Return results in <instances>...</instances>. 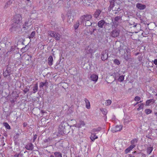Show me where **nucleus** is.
Wrapping results in <instances>:
<instances>
[{"instance_id":"1","label":"nucleus","mask_w":157,"mask_h":157,"mask_svg":"<svg viewBox=\"0 0 157 157\" xmlns=\"http://www.w3.org/2000/svg\"><path fill=\"white\" fill-rule=\"evenodd\" d=\"M92 18V15L89 13L82 15L78 20L81 24L83 25L88 26L92 25V24H96L94 22L92 23L90 21V20Z\"/></svg>"},{"instance_id":"2","label":"nucleus","mask_w":157,"mask_h":157,"mask_svg":"<svg viewBox=\"0 0 157 157\" xmlns=\"http://www.w3.org/2000/svg\"><path fill=\"white\" fill-rule=\"evenodd\" d=\"M122 19V16H117L112 18V26L113 28H116L119 24V21Z\"/></svg>"},{"instance_id":"3","label":"nucleus","mask_w":157,"mask_h":157,"mask_svg":"<svg viewBox=\"0 0 157 157\" xmlns=\"http://www.w3.org/2000/svg\"><path fill=\"white\" fill-rule=\"evenodd\" d=\"M68 123L65 121H63L59 125L58 128V135L57 136H60L61 135H63L64 134L65 127L66 125H67Z\"/></svg>"},{"instance_id":"4","label":"nucleus","mask_w":157,"mask_h":157,"mask_svg":"<svg viewBox=\"0 0 157 157\" xmlns=\"http://www.w3.org/2000/svg\"><path fill=\"white\" fill-rule=\"evenodd\" d=\"M22 17L19 14H16L14 17L13 24H20L22 22Z\"/></svg>"},{"instance_id":"5","label":"nucleus","mask_w":157,"mask_h":157,"mask_svg":"<svg viewBox=\"0 0 157 157\" xmlns=\"http://www.w3.org/2000/svg\"><path fill=\"white\" fill-rule=\"evenodd\" d=\"M21 25L20 24H12L11 28V31L16 32V33H19L21 30Z\"/></svg>"},{"instance_id":"6","label":"nucleus","mask_w":157,"mask_h":157,"mask_svg":"<svg viewBox=\"0 0 157 157\" xmlns=\"http://www.w3.org/2000/svg\"><path fill=\"white\" fill-rule=\"evenodd\" d=\"M48 33L49 35L52 37H54L56 40H59L60 39V35L58 33H56L54 31H49Z\"/></svg>"},{"instance_id":"7","label":"nucleus","mask_w":157,"mask_h":157,"mask_svg":"<svg viewBox=\"0 0 157 157\" xmlns=\"http://www.w3.org/2000/svg\"><path fill=\"white\" fill-rule=\"evenodd\" d=\"M104 13L100 9L96 10L93 14V16L95 19H98V18L101 19V15Z\"/></svg>"},{"instance_id":"8","label":"nucleus","mask_w":157,"mask_h":157,"mask_svg":"<svg viewBox=\"0 0 157 157\" xmlns=\"http://www.w3.org/2000/svg\"><path fill=\"white\" fill-rule=\"evenodd\" d=\"M120 33V30L117 27L114 28L110 33L111 36L113 37H116L119 36Z\"/></svg>"},{"instance_id":"9","label":"nucleus","mask_w":157,"mask_h":157,"mask_svg":"<svg viewBox=\"0 0 157 157\" xmlns=\"http://www.w3.org/2000/svg\"><path fill=\"white\" fill-rule=\"evenodd\" d=\"M24 61L27 65L29 64L32 62V56L31 55L25 54L24 56Z\"/></svg>"},{"instance_id":"10","label":"nucleus","mask_w":157,"mask_h":157,"mask_svg":"<svg viewBox=\"0 0 157 157\" xmlns=\"http://www.w3.org/2000/svg\"><path fill=\"white\" fill-rule=\"evenodd\" d=\"M11 68L8 65L6 67V70L4 71L3 75L5 78H7L8 76H10L11 74Z\"/></svg>"},{"instance_id":"11","label":"nucleus","mask_w":157,"mask_h":157,"mask_svg":"<svg viewBox=\"0 0 157 157\" xmlns=\"http://www.w3.org/2000/svg\"><path fill=\"white\" fill-rule=\"evenodd\" d=\"M109 25V23H106L104 20H101L98 22L97 25H97L99 28H102L104 26Z\"/></svg>"},{"instance_id":"12","label":"nucleus","mask_w":157,"mask_h":157,"mask_svg":"<svg viewBox=\"0 0 157 157\" xmlns=\"http://www.w3.org/2000/svg\"><path fill=\"white\" fill-rule=\"evenodd\" d=\"M122 125H116L112 128L111 131L113 133L120 131L122 129Z\"/></svg>"},{"instance_id":"13","label":"nucleus","mask_w":157,"mask_h":157,"mask_svg":"<svg viewBox=\"0 0 157 157\" xmlns=\"http://www.w3.org/2000/svg\"><path fill=\"white\" fill-rule=\"evenodd\" d=\"M108 58V54L106 52V51H103L101 53V59L102 60H105L107 59Z\"/></svg>"},{"instance_id":"14","label":"nucleus","mask_w":157,"mask_h":157,"mask_svg":"<svg viewBox=\"0 0 157 157\" xmlns=\"http://www.w3.org/2000/svg\"><path fill=\"white\" fill-rule=\"evenodd\" d=\"M116 1V0H109L110 5L108 8L109 11H110L113 9L115 5V2Z\"/></svg>"},{"instance_id":"15","label":"nucleus","mask_w":157,"mask_h":157,"mask_svg":"<svg viewBox=\"0 0 157 157\" xmlns=\"http://www.w3.org/2000/svg\"><path fill=\"white\" fill-rule=\"evenodd\" d=\"M25 148L28 150L32 151L34 148V146L32 143H29L25 145Z\"/></svg>"},{"instance_id":"16","label":"nucleus","mask_w":157,"mask_h":157,"mask_svg":"<svg viewBox=\"0 0 157 157\" xmlns=\"http://www.w3.org/2000/svg\"><path fill=\"white\" fill-rule=\"evenodd\" d=\"M10 100L12 104H15V102L16 100V96H14L13 94H12L10 95Z\"/></svg>"},{"instance_id":"17","label":"nucleus","mask_w":157,"mask_h":157,"mask_svg":"<svg viewBox=\"0 0 157 157\" xmlns=\"http://www.w3.org/2000/svg\"><path fill=\"white\" fill-rule=\"evenodd\" d=\"M136 7L140 10H143L146 8V6L145 5L138 3L136 5Z\"/></svg>"},{"instance_id":"18","label":"nucleus","mask_w":157,"mask_h":157,"mask_svg":"<svg viewBox=\"0 0 157 157\" xmlns=\"http://www.w3.org/2000/svg\"><path fill=\"white\" fill-rule=\"evenodd\" d=\"M90 78L91 80L96 82L98 79V76L97 75L93 74L91 75Z\"/></svg>"},{"instance_id":"19","label":"nucleus","mask_w":157,"mask_h":157,"mask_svg":"<svg viewBox=\"0 0 157 157\" xmlns=\"http://www.w3.org/2000/svg\"><path fill=\"white\" fill-rule=\"evenodd\" d=\"M126 52H127V54L124 55V59L126 61H128L130 59H131V55L130 54H129L128 52V50L127 49L126 50Z\"/></svg>"},{"instance_id":"20","label":"nucleus","mask_w":157,"mask_h":157,"mask_svg":"<svg viewBox=\"0 0 157 157\" xmlns=\"http://www.w3.org/2000/svg\"><path fill=\"white\" fill-rule=\"evenodd\" d=\"M48 84V83L47 82V80H45L44 82H41L40 83L39 87L40 88H42L43 89H44L43 88V86H45V87H47Z\"/></svg>"},{"instance_id":"21","label":"nucleus","mask_w":157,"mask_h":157,"mask_svg":"<svg viewBox=\"0 0 157 157\" xmlns=\"http://www.w3.org/2000/svg\"><path fill=\"white\" fill-rule=\"evenodd\" d=\"M135 147V145L132 144L128 147L125 150V153L127 154L133 148Z\"/></svg>"},{"instance_id":"22","label":"nucleus","mask_w":157,"mask_h":157,"mask_svg":"<svg viewBox=\"0 0 157 157\" xmlns=\"http://www.w3.org/2000/svg\"><path fill=\"white\" fill-rule=\"evenodd\" d=\"M91 135L90 137V138L92 141L93 142L94 140L98 138L97 136L96 135V133H91Z\"/></svg>"},{"instance_id":"23","label":"nucleus","mask_w":157,"mask_h":157,"mask_svg":"<svg viewBox=\"0 0 157 157\" xmlns=\"http://www.w3.org/2000/svg\"><path fill=\"white\" fill-rule=\"evenodd\" d=\"M128 25L129 26H132L133 27L135 28H136L137 25H139V24L135 23V22L132 21L128 22Z\"/></svg>"},{"instance_id":"24","label":"nucleus","mask_w":157,"mask_h":157,"mask_svg":"<svg viewBox=\"0 0 157 157\" xmlns=\"http://www.w3.org/2000/svg\"><path fill=\"white\" fill-rule=\"evenodd\" d=\"M48 64L50 66H52L53 64V58L52 56H50L48 58Z\"/></svg>"},{"instance_id":"25","label":"nucleus","mask_w":157,"mask_h":157,"mask_svg":"<svg viewBox=\"0 0 157 157\" xmlns=\"http://www.w3.org/2000/svg\"><path fill=\"white\" fill-rule=\"evenodd\" d=\"M84 6H89L90 3H91L92 0H82Z\"/></svg>"},{"instance_id":"26","label":"nucleus","mask_w":157,"mask_h":157,"mask_svg":"<svg viewBox=\"0 0 157 157\" xmlns=\"http://www.w3.org/2000/svg\"><path fill=\"white\" fill-rule=\"evenodd\" d=\"M31 25V24L29 23V21H25L24 23L22 25V28L23 29H26V28H28L30 25Z\"/></svg>"},{"instance_id":"27","label":"nucleus","mask_w":157,"mask_h":157,"mask_svg":"<svg viewBox=\"0 0 157 157\" xmlns=\"http://www.w3.org/2000/svg\"><path fill=\"white\" fill-rule=\"evenodd\" d=\"M102 128L101 127H98L97 128H94L92 129L90 133H95L96 132H98L101 130Z\"/></svg>"},{"instance_id":"28","label":"nucleus","mask_w":157,"mask_h":157,"mask_svg":"<svg viewBox=\"0 0 157 157\" xmlns=\"http://www.w3.org/2000/svg\"><path fill=\"white\" fill-rule=\"evenodd\" d=\"M38 84L37 83L34 85L33 87V93H35L38 91Z\"/></svg>"},{"instance_id":"29","label":"nucleus","mask_w":157,"mask_h":157,"mask_svg":"<svg viewBox=\"0 0 157 157\" xmlns=\"http://www.w3.org/2000/svg\"><path fill=\"white\" fill-rule=\"evenodd\" d=\"M84 101L86 104V107L87 109H90V105L89 101L86 98L84 99Z\"/></svg>"},{"instance_id":"30","label":"nucleus","mask_w":157,"mask_h":157,"mask_svg":"<svg viewBox=\"0 0 157 157\" xmlns=\"http://www.w3.org/2000/svg\"><path fill=\"white\" fill-rule=\"evenodd\" d=\"M52 137H49L47 138H46L43 140V141L44 143H50L52 142Z\"/></svg>"},{"instance_id":"31","label":"nucleus","mask_w":157,"mask_h":157,"mask_svg":"<svg viewBox=\"0 0 157 157\" xmlns=\"http://www.w3.org/2000/svg\"><path fill=\"white\" fill-rule=\"evenodd\" d=\"M80 25H82V24H81V23L79 21V20H78L76 21V24H75L74 25V27L75 29H77L79 27Z\"/></svg>"},{"instance_id":"32","label":"nucleus","mask_w":157,"mask_h":157,"mask_svg":"<svg viewBox=\"0 0 157 157\" xmlns=\"http://www.w3.org/2000/svg\"><path fill=\"white\" fill-rule=\"evenodd\" d=\"M85 125V123L84 122L80 120L79 121V123L78 124V128H80L84 126Z\"/></svg>"},{"instance_id":"33","label":"nucleus","mask_w":157,"mask_h":157,"mask_svg":"<svg viewBox=\"0 0 157 157\" xmlns=\"http://www.w3.org/2000/svg\"><path fill=\"white\" fill-rule=\"evenodd\" d=\"M14 0H10L9 1L7 2L4 8H7L9 6Z\"/></svg>"},{"instance_id":"34","label":"nucleus","mask_w":157,"mask_h":157,"mask_svg":"<svg viewBox=\"0 0 157 157\" xmlns=\"http://www.w3.org/2000/svg\"><path fill=\"white\" fill-rule=\"evenodd\" d=\"M101 111L102 112V113L104 115V117L106 119L107 116L106 115L107 113V111L106 109H101Z\"/></svg>"},{"instance_id":"35","label":"nucleus","mask_w":157,"mask_h":157,"mask_svg":"<svg viewBox=\"0 0 157 157\" xmlns=\"http://www.w3.org/2000/svg\"><path fill=\"white\" fill-rule=\"evenodd\" d=\"M29 46L28 44L26 45L24 47L22 48L21 49V51L23 52L26 51L29 48Z\"/></svg>"},{"instance_id":"36","label":"nucleus","mask_w":157,"mask_h":157,"mask_svg":"<svg viewBox=\"0 0 157 157\" xmlns=\"http://www.w3.org/2000/svg\"><path fill=\"white\" fill-rule=\"evenodd\" d=\"M55 157H62V154L59 152L56 151L54 153Z\"/></svg>"},{"instance_id":"37","label":"nucleus","mask_w":157,"mask_h":157,"mask_svg":"<svg viewBox=\"0 0 157 157\" xmlns=\"http://www.w3.org/2000/svg\"><path fill=\"white\" fill-rule=\"evenodd\" d=\"M3 126L4 127H5V128L9 130L11 129L10 126L9 124L7 122H3Z\"/></svg>"},{"instance_id":"38","label":"nucleus","mask_w":157,"mask_h":157,"mask_svg":"<svg viewBox=\"0 0 157 157\" xmlns=\"http://www.w3.org/2000/svg\"><path fill=\"white\" fill-rule=\"evenodd\" d=\"M155 102V100L153 99H150L147 100L146 101V104L147 105H148L151 103H154Z\"/></svg>"},{"instance_id":"39","label":"nucleus","mask_w":157,"mask_h":157,"mask_svg":"<svg viewBox=\"0 0 157 157\" xmlns=\"http://www.w3.org/2000/svg\"><path fill=\"white\" fill-rule=\"evenodd\" d=\"M30 88V86H26L24 90H23V91L24 93V94H26L29 90V89Z\"/></svg>"},{"instance_id":"40","label":"nucleus","mask_w":157,"mask_h":157,"mask_svg":"<svg viewBox=\"0 0 157 157\" xmlns=\"http://www.w3.org/2000/svg\"><path fill=\"white\" fill-rule=\"evenodd\" d=\"M153 148L152 147H149L147 148V153L150 154L152 152L153 150Z\"/></svg>"},{"instance_id":"41","label":"nucleus","mask_w":157,"mask_h":157,"mask_svg":"<svg viewBox=\"0 0 157 157\" xmlns=\"http://www.w3.org/2000/svg\"><path fill=\"white\" fill-rule=\"evenodd\" d=\"M124 79V76L123 75H121L118 78L117 80L118 81L120 82H122Z\"/></svg>"},{"instance_id":"42","label":"nucleus","mask_w":157,"mask_h":157,"mask_svg":"<svg viewBox=\"0 0 157 157\" xmlns=\"http://www.w3.org/2000/svg\"><path fill=\"white\" fill-rule=\"evenodd\" d=\"M138 106L139 107L137 109V110L138 111H139L140 109H143L144 106V104L143 103H141L139 104Z\"/></svg>"},{"instance_id":"43","label":"nucleus","mask_w":157,"mask_h":157,"mask_svg":"<svg viewBox=\"0 0 157 157\" xmlns=\"http://www.w3.org/2000/svg\"><path fill=\"white\" fill-rule=\"evenodd\" d=\"M35 33L36 32L35 31L32 32L30 35L29 36H28V38L29 39L33 38V37H34L35 35Z\"/></svg>"},{"instance_id":"44","label":"nucleus","mask_w":157,"mask_h":157,"mask_svg":"<svg viewBox=\"0 0 157 157\" xmlns=\"http://www.w3.org/2000/svg\"><path fill=\"white\" fill-rule=\"evenodd\" d=\"M113 63L117 65H119L120 64V61L117 59H115L114 60Z\"/></svg>"},{"instance_id":"45","label":"nucleus","mask_w":157,"mask_h":157,"mask_svg":"<svg viewBox=\"0 0 157 157\" xmlns=\"http://www.w3.org/2000/svg\"><path fill=\"white\" fill-rule=\"evenodd\" d=\"M93 50L90 48H88L86 50V52L87 53H91L93 52Z\"/></svg>"},{"instance_id":"46","label":"nucleus","mask_w":157,"mask_h":157,"mask_svg":"<svg viewBox=\"0 0 157 157\" xmlns=\"http://www.w3.org/2000/svg\"><path fill=\"white\" fill-rule=\"evenodd\" d=\"M137 139L135 138L131 141V143L133 145V144H134L136 143L137 142Z\"/></svg>"},{"instance_id":"47","label":"nucleus","mask_w":157,"mask_h":157,"mask_svg":"<svg viewBox=\"0 0 157 157\" xmlns=\"http://www.w3.org/2000/svg\"><path fill=\"white\" fill-rule=\"evenodd\" d=\"M145 112L147 114H148L151 113V110L149 109H146L145 110Z\"/></svg>"},{"instance_id":"48","label":"nucleus","mask_w":157,"mask_h":157,"mask_svg":"<svg viewBox=\"0 0 157 157\" xmlns=\"http://www.w3.org/2000/svg\"><path fill=\"white\" fill-rule=\"evenodd\" d=\"M125 49L124 50V49L123 48L121 47V46H120V47H119L118 48L119 51V52L120 53L121 52H122L123 51H124V52L125 53Z\"/></svg>"},{"instance_id":"49","label":"nucleus","mask_w":157,"mask_h":157,"mask_svg":"<svg viewBox=\"0 0 157 157\" xmlns=\"http://www.w3.org/2000/svg\"><path fill=\"white\" fill-rule=\"evenodd\" d=\"M15 46H11V48L9 51V52H11L15 50Z\"/></svg>"},{"instance_id":"50","label":"nucleus","mask_w":157,"mask_h":157,"mask_svg":"<svg viewBox=\"0 0 157 157\" xmlns=\"http://www.w3.org/2000/svg\"><path fill=\"white\" fill-rule=\"evenodd\" d=\"M140 99L141 98L140 97L137 96L135 97L134 98V100L136 101H139L140 100Z\"/></svg>"},{"instance_id":"51","label":"nucleus","mask_w":157,"mask_h":157,"mask_svg":"<svg viewBox=\"0 0 157 157\" xmlns=\"http://www.w3.org/2000/svg\"><path fill=\"white\" fill-rule=\"evenodd\" d=\"M143 56H139L138 57V59L139 62H141L142 59L143 58Z\"/></svg>"},{"instance_id":"52","label":"nucleus","mask_w":157,"mask_h":157,"mask_svg":"<svg viewBox=\"0 0 157 157\" xmlns=\"http://www.w3.org/2000/svg\"><path fill=\"white\" fill-rule=\"evenodd\" d=\"M37 135L36 134H35L34 135L33 137V142H34L36 140L37 138Z\"/></svg>"},{"instance_id":"53","label":"nucleus","mask_w":157,"mask_h":157,"mask_svg":"<svg viewBox=\"0 0 157 157\" xmlns=\"http://www.w3.org/2000/svg\"><path fill=\"white\" fill-rule=\"evenodd\" d=\"M107 105H110L112 101L110 100H108L107 101Z\"/></svg>"},{"instance_id":"54","label":"nucleus","mask_w":157,"mask_h":157,"mask_svg":"<svg viewBox=\"0 0 157 157\" xmlns=\"http://www.w3.org/2000/svg\"><path fill=\"white\" fill-rule=\"evenodd\" d=\"M121 10L119 6H118V7L117 8L115 7L114 11H120Z\"/></svg>"},{"instance_id":"55","label":"nucleus","mask_w":157,"mask_h":157,"mask_svg":"<svg viewBox=\"0 0 157 157\" xmlns=\"http://www.w3.org/2000/svg\"><path fill=\"white\" fill-rule=\"evenodd\" d=\"M96 29H93V31H90V34H91V35L94 32V31H96Z\"/></svg>"},{"instance_id":"56","label":"nucleus","mask_w":157,"mask_h":157,"mask_svg":"<svg viewBox=\"0 0 157 157\" xmlns=\"http://www.w3.org/2000/svg\"><path fill=\"white\" fill-rule=\"evenodd\" d=\"M61 17L63 20V21H64L65 19V17L63 14H62L61 15Z\"/></svg>"},{"instance_id":"57","label":"nucleus","mask_w":157,"mask_h":157,"mask_svg":"<svg viewBox=\"0 0 157 157\" xmlns=\"http://www.w3.org/2000/svg\"><path fill=\"white\" fill-rule=\"evenodd\" d=\"M73 16H72L71 15H68L67 17L68 19H70V18H71L72 20H73Z\"/></svg>"},{"instance_id":"58","label":"nucleus","mask_w":157,"mask_h":157,"mask_svg":"<svg viewBox=\"0 0 157 157\" xmlns=\"http://www.w3.org/2000/svg\"><path fill=\"white\" fill-rule=\"evenodd\" d=\"M154 63L155 65H157V59H155L154 61Z\"/></svg>"},{"instance_id":"59","label":"nucleus","mask_w":157,"mask_h":157,"mask_svg":"<svg viewBox=\"0 0 157 157\" xmlns=\"http://www.w3.org/2000/svg\"><path fill=\"white\" fill-rule=\"evenodd\" d=\"M20 154H18L17 153H16L15 155H14V157H19V156L20 155Z\"/></svg>"},{"instance_id":"60","label":"nucleus","mask_w":157,"mask_h":157,"mask_svg":"<svg viewBox=\"0 0 157 157\" xmlns=\"http://www.w3.org/2000/svg\"><path fill=\"white\" fill-rule=\"evenodd\" d=\"M23 125L24 127H26L27 125V123L26 122H24L23 124Z\"/></svg>"},{"instance_id":"61","label":"nucleus","mask_w":157,"mask_h":157,"mask_svg":"<svg viewBox=\"0 0 157 157\" xmlns=\"http://www.w3.org/2000/svg\"><path fill=\"white\" fill-rule=\"evenodd\" d=\"M5 143L4 142V141L3 140L2 141V145L3 146H4L5 145Z\"/></svg>"},{"instance_id":"62","label":"nucleus","mask_w":157,"mask_h":157,"mask_svg":"<svg viewBox=\"0 0 157 157\" xmlns=\"http://www.w3.org/2000/svg\"><path fill=\"white\" fill-rule=\"evenodd\" d=\"M19 154H20V155L21 156H22L23 155V154H21V153H19Z\"/></svg>"},{"instance_id":"63","label":"nucleus","mask_w":157,"mask_h":157,"mask_svg":"<svg viewBox=\"0 0 157 157\" xmlns=\"http://www.w3.org/2000/svg\"><path fill=\"white\" fill-rule=\"evenodd\" d=\"M116 11V12L115 13V14H117L119 12V11Z\"/></svg>"},{"instance_id":"64","label":"nucleus","mask_w":157,"mask_h":157,"mask_svg":"<svg viewBox=\"0 0 157 157\" xmlns=\"http://www.w3.org/2000/svg\"><path fill=\"white\" fill-rule=\"evenodd\" d=\"M140 53V52H137V53H136L135 54V56H137L138 55H139V54Z\"/></svg>"}]
</instances>
